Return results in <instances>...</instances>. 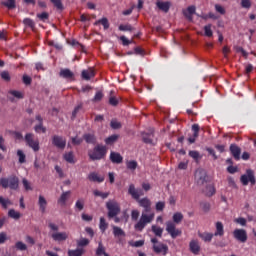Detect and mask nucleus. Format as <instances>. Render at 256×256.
<instances>
[{
  "label": "nucleus",
  "instance_id": "f257e3e1",
  "mask_svg": "<svg viewBox=\"0 0 256 256\" xmlns=\"http://www.w3.org/2000/svg\"><path fill=\"white\" fill-rule=\"evenodd\" d=\"M138 204L140 207L143 208L141 216L137 223L134 225L135 231H143L149 223H153V220L155 219V212L151 209V200L147 197L142 198L138 200Z\"/></svg>",
  "mask_w": 256,
  "mask_h": 256
},
{
  "label": "nucleus",
  "instance_id": "f03ea898",
  "mask_svg": "<svg viewBox=\"0 0 256 256\" xmlns=\"http://www.w3.org/2000/svg\"><path fill=\"white\" fill-rule=\"evenodd\" d=\"M173 221L166 222V231L172 237V239H177V237L181 236V230L177 229V225L183 221V214L181 212L174 213L172 217Z\"/></svg>",
  "mask_w": 256,
  "mask_h": 256
},
{
  "label": "nucleus",
  "instance_id": "7ed1b4c3",
  "mask_svg": "<svg viewBox=\"0 0 256 256\" xmlns=\"http://www.w3.org/2000/svg\"><path fill=\"white\" fill-rule=\"evenodd\" d=\"M0 187L2 189L17 191V189H19V177L13 175L8 178H0Z\"/></svg>",
  "mask_w": 256,
  "mask_h": 256
},
{
  "label": "nucleus",
  "instance_id": "20e7f679",
  "mask_svg": "<svg viewBox=\"0 0 256 256\" xmlns=\"http://www.w3.org/2000/svg\"><path fill=\"white\" fill-rule=\"evenodd\" d=\"M107 155V147L103 145H97L93 150L88 151V157L91 161H101Z\"/></svg>",
  "mask_w": 256,
  "mask_h": 256
},
{
  "label": "nucleus",
  "instance_id": "39448f33",
  "mask_svg": "<svg viewBox=\"0 0 256 256\" xmlns=\"http://www.w3.org/2000/svg\"><path fill=\"white\" fill-rule=\"evenodd\" d=\"M49 229H51V231H54L51 234V237L53 239V241H67V239H69V234H67V232H59V226L53 222H50L48 224Z\"/></svg>",
  "mask_w": 256,
  "mask_h": 256
},
{
  "label": "nucleus",
  "instance_id": "423d86ee",
  "mask_svg": "<svg viewBox=\"0 0 256 256\" xmlns=\"http://www.w3.org/2000/svg\"><path fill=\"white\" fill-rule=\"evenodd\" d=\"M106 208L108 209V217L109 219H113V217H117L119 213H121V207L119 203L115 200H109L106 203Z\"/></svg>",
  "mask_w": 256,
  "mask_h": 256
},
{
  "label": "nucleus",
  "instance_id": "0eeeda50",
  "mask_svg": "<svg viewBox=\"0 0 256 256\" xmlns=\"http://www.w3.org/2000/svg\"><path fill=\"white\" fill-rule=\"evenodd\" d=\"M24 140L26 141V145L30 147L31 150H33L35 153L41 149L39 146V139H35V134L33 133H27L24 137Z\"/></svg>",
  "mask_w": 256,
  "mask_h": 256
},
{
  "label": "nucleus",
  "instance_id": "6e6552de",
  "mask_svg": "<svg viewBox=\"0 0 256 256\" xmlns=\"http://www.w3.org/2000/svg\"><path fill=\"white\" fill-rule=\"evenodd\" d=\"M240 181L242 185H249V183H251V185H255L256 180L253 170H247L246 174L241 176Z\"/></svg>",
  "mask_w": 256,
  "mask_h": 256
},
{
  "label": "nucleus",
  "instance_id": "1a4fd4ad",
  "mask_svg": "<svg viewBox=\"0 0 256 256\" xmlns=\"http://www.w3.org/2000/svg\"><path fill=\"white\" fill-rule=\"evenodd\" d=\"M128 194L131 195L132 199L139 201L140 197L145 195V192L141 188H135L134 184H130L128 188Z\"/></svg>",
  "mask_w": 256,
  "mask_h": 256
},
{
  "label": "nucleus",
  "instance_id": "9d476101",
  "mask_svg": "<svg viewBox=\"0 0 256 256\" xmlns=\"http://www.w3.org/2000/svg\"><path fill=\"white\" fill-rule=\"evenodd\" d=\"M195 181L197 185H200V186L207 183V171L201 168L197 169L195 171Z\"/></svg>",
  "mask_w": 256,
  "mask_h": 256
},
{
  "label": "nucleus",
  "instance_id": "9b49d317",
  "mask_svg": "<svg viewBox=\"0 0 256 256\" xmlns=\"http://www.w3.org/2000/svg\"><path fill=\"white\" fill-rule=\"evenodd\" d=\"M233 237L234 239H236V241H239L240 243H246L247 231L245 229H235L233 231Z\"/></svg>",
  "mask_w": 256,
  "mask_h": 256
},
{
  "label": "nucleus",
  "instance_id": "f8f14e48",
  "mask_svg": "<svg viewBox=\"0 0 256 256\" xmlns=\"http://www.w3.org/2000/svg\"><path fill=\"white\" fill-rule=\"evenodd\" d=\"M52 144L54 147H57V149H65L67 145V140L59 135H54L52 137Z\"/></svg>",
  "mask_w": 256,
  "mask_h": 256
},
{
  "label": "nucleus",
  "instance_id": "ddd939ff",
  "mask_svg": "<svg viewBox=\"0 0 256 256\" xmlns=\"http://www.w3.org/2000/svg\"><path fill=\"white\" fill-rule=\"evenodd\" d=\"M153 251H154V253H157V254L162 253V255H167V253L169 251V246H167V244H163V243L154 244Z\"/></svg>",
  "mask_w": 256,
  "mask_h": 256
},
{
  "label": "nucleus",
  "instance_id": "4468645a",
  "mask_svg": "<svg viewBox=\"0 0 256 256\" xmlns=\"http://www.w3.org/2000/svg\"><path fill=\"white\" fill-rule=\"evenodd\" d=\"M156 7H158L159 10L162 11L163 13H169V10L171 9V1L158 0L156 2Z\"/></svg>",
  "mask_w": 256,
  "mask_h": 256
},
{
  "label": "nucleus",
  "instance_id": "2eb2a0df",
  "mask_svg": "<svg viewBox=\"0 0 256 256\" xmlns=\"http://www.w3.org/2000/svg\"><path fill=\"white\" fill-rule=\"evenodd\" d=\"M154 137L155 134L153 129H150L149 133L142 132V141L148 145H153Z\"/></svg>",
  "mask_w": 256,
  "mask_h": 256
},
{
  "label": "nucleus",
  "instance_id": "dca6fc26",
  "mask_svg": "<svg viewBox=\"0 0 256 256\" xmlns=\"http://www.w3.org/2000/svg\"><path fill=\"white\" fill-rule=\"evenodd\" d=\"M230 153L236 161H239V159H241V148L237 146V144L230 145Z\"/></svg>",
  "mask_w": 256,
  "mask_h": 256
},
{
  "label": "nucleus",
  "instance_id": "f3484780",
  "mask_svg": "<svg viewBox=\"0 0 256 256\" xmlns=\"http://www.w3.org/2000/svg\"><path fill=\"white\" fill-rule=\"evenodd\" d=\"M83 139L88 145H95L97 143V136L94 132L83 134Z\"/></svg>",
  "mask_w": 256,
  "mask_h": 256
},
{
  "label": "nucleus",
  "instance_id": "a211bd4d",
  "mask_svg": "<svg viewBox=\"0 0 256 256\" xmlns=\"http://www.w3.org/2000/svg\"><path fill=\"white\" fill-rule=\"evenodd\" d=\"M110 161L112 163H115L116 165H119L123 163V156L119 152H111L110 153Z\"/></svg>",
  "mask_w": 256,
  "mask_h": 256
},
{
  "label": "nucleus",
  "instance_id": "6ab92c4d",
  "mask_svg": "<svg viewBox=\"0 0 256 256\" xmlns=\"http://www.w3.org/2000/svg\"><path fill=\"white\" fill-rule=\"evenodd\" d=\"M189 249L191 253H193L194 255H199V251H201V246H199V241L197 240L190 241Z\"/></svg>",
  "mask_w": 256,
  "mask_h": 256
},
{
  "label": "nucleus",
  "instance_id": "aec40b11",
  "mask_svg": "<svg viewBox=\"0 0 256 256\" xmlns=\"http://www.w3.org/2000/svg\"><path fill=\"white\" fill-rule=\"evenodd\" d=\"M215 227L216 231L214 233V237H223L225 235V228L223 226V222H216Z\"/></svg>",
  "mask_w": 256,
  "mask_h": 256
},
{
  "label": "nucleus",
  "instance_id": "412c9836",
  "mask_svg": "<svg viewBox=\"0 0 256 256\" xmlns=\"http://www.w3.org/2000/svg\"><path fill=\"white\" fill-rule=\"evenodd\" d=\"M59 75L63 79H73L75 77V74L69 68L61 69Z\"/></svg>",
  "mask_w": 256,
  "mask_h": 256
},
{
  "label": "nucleus",
  "instance_id": "4be33fe9",
  "mask_svg": "<svg viewBox=\"0 0 256 256\" xmlns=\"http://www.w3.org/2000/svg\"><path fill=\"white\" fill-rule=\"evenodd\" d=\"M38 205L41 213H45V211H47V199H45V196L43 195L39 196Z\"/></svg>",
  "mask_w": 256,
  "mask_h": 256
},
{
  "label": "nucleus",
  "instance_id": "5701e85b",
  "mask_svg": "<svg viewBox=\"0 0 256 256\" xmlns=\"http://www.w3.org/2000/svg\"><path fill=\"white\" fill-rule=\"evenodd\" d=\"M196 9L195 6H189L187 10L183 11V14L189 21H193V15H195Z\"/></svg>",
  "mask_w": 256,
  "mask_h": 256
},
{
  "label": "nucleus",
  "instance_id": "b1692460",
  "mask_svg": "<svg viewBox=\"0 0 256 256\" xmlns=\"http://www.w3.org/2000/svg\"><path fill=\"white\" fill-rule=\"evenodd\" d=\"M89 181H94L95 183H103L105 181L104 177L99 176V174L92 172L88 175Z\"/></svg>",
  "mask_w": 256,
  "mask_h": 256
},
{
  "label": "nucleus",
  "instance_id": "393cba45",
  "mask_svg": "<svg viewBox=\"0 0 256 256\" xmlns=\"http://www.w3.org/2000/svg\"><path fill=\"white\" fill-rule=\"evenodd\" d=\"M92 77H95V71L93 69L89 68L82 71V79H85V81H89Z\"/></svg>",
  "mask_w": 256,
  "mask_h": 256
},
{
  "label": "nucleus",
  "instance_id": "a878e982",
  "mask_svg": "<svg viewBox=\"0 0 256 256\" xmlns=\"http://www.w3.org/2000/svg\"><path fill=\"white\" fill-rule=\"evenodd\" d=\"M69 197H71V191H66V192H63L60 196V198L58 199V203L60 205H66L67 203V200L69 199Z\"/></svg>",
  "mask_w": 256,
  "mask_h": 256
},
{
  "label": "nucleus",
  "instance_id": "bb28decb",
  "mask_svg": "<svg viewBox=\"0 0 256 256\" xmlns=\"http://www.w3.org/2000/svg\"><path fill=\"white\" fill-rule=\"evenodd\" d=\"M188 155L193 158L196 163H199V161L203 159V155H201L197 150H190Z\"/></svg>",
  "mask_w": 256,
  "mask_h": 256
},
{
  "label": "nucleus",
  "instance_id": "cd10ccee",
  "mask_svg": "<svg viewBox=\"0 0 256 256\" xmlns=\"http://www.w3.org/2000/svg\"><path fill=\"white\" fill-rule=\"evenodd\" d=\"M213 236H215V235L212 233H209V232H204V233L199 234V237H201V239L203 241H205L206 243H210V241H212V239H213Z\"/></svg>",
  "mask_w": 256,
  "mask_h": 256
},
{
  "label": "nucleus",
  "instance_id": "c85d7f7f",
  "mask_svg": "<svg viewBox=\"0 0 256 256\" xmlns=\"http://www.w3.org/2000/svg\"><path fill=\"white\" fill-rule=\"evenodd\" d=\"M64 161L67 163L74 164L75 163V155H73V152H68L63 155Z\"/></svg>",
  "mask_w": 256,
  "mask_h": 256
},
{
  "label": "nucleus",
  "instance_id": "c756f323",
  "mask_svg": "<svg viewBox=\"0 0 256 256\" xmlns=\"http://www.w3.org/2000/svg\"><path fill=\"white\" fill-rule=\"evenodd\" d=\"M113 235L114 237H125V231H123V229H121L118 226H113Z\"/></svg>",
  "mask_w": 256,
  "mask_h": 256
},
{
  "label": "nucleus",
  "instance_id": "7c9ffc66",
  "mask_svg": "<svg viewBox=\"0 0 256 256\" xmlns=\"http://www.w3.org/2000/svg\"><path fill=\"white\" fill-rule=\"evenodd\" d=\"M204 194L207 197H213V195H215V187L213 185L206 186V188L204 189Z\"/></svg>",
  "mask_w": 256,
  "mask_h": 256
},
{
  "label": "nucleus",
  "instance_id": "2f4dec72",
  "mask_svg": "<svg viewBox=\"0 0 256 256\" xmlns=\"http://www.w3.org/2000/svg\"><path fill=\"white\" fill-rule=\"evenodd\" d=\"M152 233H154L156 237H163V228L152 225Z\"/></svg>",
  "mask_w": 256,
  "mask_h": 256
},
{
  "label": "nucleus",
  "instance_id": "473e14b6",
  "mask_svg": "<svg viewBox=\"0 0 256 256\" xmlns=\"http://www.w3.org/2000/svg\"><path fill=\"white\" fill-rule=\"evenodd\" d=\"M117 139H119V135H111L110 137L105 139L106 145H113V143H116Z\"/></svg>",
  "mask_w": 256,
  "mask_h": 256
},
{
  "label": "nucleus",
  "instance_id": "72a5a7b5",
  "mask_svg": "<svg viewBox=\"0 0 256 256\" xmlns=\"http://www.w3.org/2000/svg\"><path fill=\"white\" fill-rule=\"evenodd\" d=\"M50 2L58 9V11H63L65 7L63 6V2L61 0H50Z\"/></svg>",
  "mask_w": 256,
  "mask_h": 256
},
{
  "label": "nucleus",
  "instance_id": "f704fd0d",
  "mask_svg": "<svg viewBox=\"0 0 256 256\" xmlns=\"http://www.w3.org/2000/svg\"><path fill=\"white\" fill-rule=\"evenodd\" d=\"M22 185L25 189V191H33V186H31V182L27 180V178L22 179Z\"/></svg>",
  "mask_w": 256,
  "mask_h": 256
},
{
  "label": "nucleus",
  "instance_id": "c9c22d12",
  "mask_svg": "<svg viewBox=\"0 0 256 256\" xmlns=\"http://www.w3.org/2000/svg\"><path fill=\"white\" fill-rule=\"evenodd\" d=\"M107 227H109V224L105 221L103 217L100 218V224H99V229L102 231V233H105L107 231Z\"/></svg>",
  "mask_w": 256,
  "mask_h": 256
},
{
  "label": "nucleus",
  "instance_id": "e433bc0d",
  "mask_svg": "<svg viewBox=\"0 0 256 256\" xmlns=\"http://www.w3.org/2000/svg\"><path fill=\"white\" fill-rule=\"evenodd\" d=\"M103 25L104 29H109V20L107 18H102L94 23V25Z\"/></svg>",
  "mask_w": 256,
  "mask_h": 256
},
{
  "label": "nucleus",
  "instance_id": "4c0bfd02",
  "mask_svg": "<svg viewBox=\"0 0 256 256\" xmlns=\"http://www.w3.org/2000/svg\"><path fill=\"white\" fill-rule=\"evenodd\" d=\"M8 215L12 218V219H21V213L15 211L14 209H10L8 211Z\"/></svg>",
  "mask_w": 256,
  "mask_h": 256
},
{
  "label": "nucleus",
  "instance_id": "58836bf2",
  "mask_svg": "<svg viewBox=\"0 0 256 256\" xmlns=\"http://www.w3.org/2000/svg\"><path fill=\"white\" fill-rule=\"evenodd\" d=\"M95 197H101V199H107L109 197V192H101L99 190H94Z\"/></svg>",
  "mask_w": 256,
  "mask_h": 256
},
{
  "label": "nucleus",
  "instance_id": "ea45409f",
  "mask_svg": "<svg viewBox=\"0 0 256 256\" xmlns=\"http://www.w3.org/2000/svg\"><path fill=\"white\" fill-rule=\"evenodd\" d=\"M36 133H47V128L43 126V123H39L34 127Z\"/></svg>",
  "mask_w": 256,
  "mask_h": 256
},
{
  "label": "nucleus",
  "instance_id": "a19ab883",
  "mask_svg": "<svg viewBox=\"0 0 256 256\" xmlns=\"http://www.w3.org/2000/svg\"><path fill=\"white\" fill-rule=\"evenodd\" d=\"M2 5L7 7V9H15L16 7L15 0H7L6 2H2Z\"/></svg>",
  "mask_w": 256,
  "mask_h": 256
},
{
  "label": "nucleus",
  "instance_id": "79ce46f5",
  "mask_svg": "<svg viewBox=\"0 0 256 256\" xmlns=\"http://www.w3.org/2000/svg\"><path fill=\"white\" fill-rule=\"evenodd\" d=\"M105 252V246H103V242L98 243V248L96 249V255L101 256L104 255Z\"/></svg>",
  "mask_w": 256,
  "mask_h": 256
},
{
  "label": "nucleus",
  "instance_id": "37998d69",
  "mask_svg": "<svg viewBox=\"0 0 256 256\" xmlns=\"http://www.w3.org/2000/svg\"><path fill=\"white\" fill-rule=\"evenodd\" d=\"M24 25L26 27H30V29H35V22L31 18H25L23 20Z\"/></svg>",
  "mask_w": 256,
  "mask_h": 256
},
{
  "label": "nucleus",
  "instance_id": "c03bdc74",
  "mask_svg": "<svg viewBox=\"0 0 256 256\" xmlns=\"http://www.w3.org/2000/svg\"><path fill=\"white\" fill-rule=\"evenodd\" d=\"M127 169H130V171H135L137 169V161L131 160L126 163Z\"/></svg>",
  "mask_w": 256,
  "mask_h": 256
},
{
  "label": "nucleus",
  "instance_id": "a18cd8bd",
  "mask_svg": "<svg viewBox=\"0 0 256 256\" xmlns=\"http://www.w3.org/2000/svg\"><path fill=\"white\" fill-rule=\"evenodd\" d=\"M85 207V201L83 199H79L75 203V209H78V211H83Z\"/></svg>",
  "mask_w": 256,
  "mask_h": 256
},
{
  "label": "nucleus",
  "instance_id": "49530a36",
  "mask_svg": "<svg viewBox=\"0 0 256 256\" xmlns=\"http://www.w3.org/2000/svg\"><path fill=\"white\" fill-rule=\"evenodd\" d=\"M204 35L206 37H213V30H211V24L204 26Z\"/></svg>",
  "mask_w": 256,
  "mask_h": 256
},
{
  "label": "nucleus",
  "instance_id": "de8ad7c7",
  "mask_svg": "<svg viewBox=\"0 0 256 256\" xmlns=\"http://www.w3.org/2000/svg\"><path fill=\"white\" fill-rule=\"evenodd\" d=\"M83 255V249H76V250H69L68 256H82Z\"/></svg>",
  "mask_w": 256,
  "mask_h": 256
},
{
  "label": "nucleus",
  "instance_id": "09e8293b",
  "mask_svg": "<svg viewBox=\"0 0 256 256\" xmlns=\"http://www.w3.org/2000/svg\"><path fill=\"white\" fill-rule=\"evenodd\" d=\"M0 205H2L4 209H7V207H9V205H12V203L9 201V199H5L3 198V196H0Z\"/></svg>",
  "mask_w": 256,
  "mask_h": 256
},
{
  "label": "nucleus",
  "instance_id": "8fccbe9b",
  "mask_svg": "<svg viewBox=\"0 0 256 256\" xmlns=\"http://www.w3.org/2000/svg\"><path fill=\"white\" fill-rule=\"evenodd\" d=\"M87 245H89V239H87V238H80L77 241V246L78 247H87Z\"/></svg>",
  "mask_w": 256,
  "mask_h": 256
},
{
  "label": "nucleus",
  "instance_id": "3c124183",
  "mask_svg": "<svg viewBox=\"0 0 256 256\" xmlns=\"http://www.w3.org/2000/svg\"><path fill=\"white\" fill-rule=\"evenodd\" d=\"M0 77H1V79H3V81H6V82L11 81V75L9 74L8 71H2L0 73Z\"/></svg>",
  "mask_w": 256,
  "mask_h": 256
},
{
  "label": "nucleus",
  "instance_id": "603ef678",
  "mask_svg": "<svg viewBox=\"0 0 256 256\" xmlns=\"http://www.w3.org/2000/svg\"><path fill=\"white\" fill-rule=\"evenodd\" d=\"M17 156L19 157V163L23 164L26 161V156L23 150H18L17 151Z\"/></svg>",
  "mask_w": 256,
  "mask_h": 256
},
{
  "label": "nucleus",
  "instance_id": "864d4df0",
  "mask_svg": "<svg viewBox=\"0 0 256 256\" xmlns=\"http://www.w3.org/2000/svg\"><path fill=\"white\" fill-rule=\"evenodd\" d=\"M9 95H12V97H16V99H23V93L17 90H11L9 92Z\"/></svg>",
  "mask_w": 256,
  "mask_h": 256
},
{
  "label": "nucleus",
  "instance_id": "5fc2aeb1",
  "mask_svg": "<svg viewBox=\"0 0 256 256\" xmlns=\"http://www.w3.org/2000/svg\"><path fill=\"white\" fill-rule=\"evenodd\" d=\"M200 207L202 209V211H204L205 213L209 212L211 209V204H209L208 202H202L200 204Z\"/></svg>",
  "mask_w": 256,
  "mask_h": 256
},
{
  "label": "nucleus",
  "instance_id": "6e6d98bb",
  "mask_svg": "<svg viewBox=\"0 0 256 256\" xmlns=\"http://www.w3.org/2000/svg\"><path fill=\"white\" fill-rule=\"evenodd\" d=\"M118 29L119 31H133V27L131 26V24H121Z\"/></svg>",
  "mask_w": 256,
  "mask_h": 256
},
{
  "label": "nucleus",
  "instance_id": "4d7b16f0",
  "mask_svg": "<svg viewBox=\"0 0 256 256\" xmlns=\"http://www.w3.org/2000/svg\"><path fill=\"white\" fill-rule=\"evenodd\" d=\"M16 249H18V251H27V245L19 241L16 243Z\"/></svg>",
  "mask_w": 256,
  "mask_h": 256
},
{
  "label": "nucleus",
  "instance_id": "13d9d810",
  "mask_svg": "<svg viewBox=\"0 0 256 256\" xmlns=\"http://www.w3.org/2000/svg\"><path fill=\"white\" fill-rule=\"evenodd\" d=\"M110 126L112 129H121V127H122L121 122H119L117 120H112L110 122Z\"/></svg>",
  "mask_w": 256,
  "mask_h": 256
},
{
  "label": "nucleus",
  "instance_id": "bf43d9fd",
  "mask_svg": "<svg viewBox=\"0 0 256 256\" xmlns=\"http://www.w3.org/2000/svg\"><path fill=\"white\" fill-rule=\"evenodd\" d=\"M129 245H131V247H143L145 245V241L144 240H138L135 242H130Z\"/></svg>",
  "mask_w": 256,
  "mask_h": 256
},
{
  "label": "nucleus",
  "instance_id": "052dcab7",
  "mask_svg": "<svg viewBox=\"0 0 256 256\" xmlns=\"http://www.w3.org/2000/svg\"><path fill=\"white\" fill-rule=\"evenodd\" d=\"M241 7L243 9H251V0H241Z\"/></svg>",
  "mask_w": 256,
  "mask_h": 256
},
{
  "label": "nucleus",
  "instance_id": "680f3d73",
  "mask_svg": "<svg viewBox=\"0 0 256 256\" xmlns=\"http://www.w3.org/2000/svg\"><path fill=\"white\" fill-rule=\"evenodd\" d=\"M37 18L40 19V21H47V19H49V13L43 12L41 14H37Z\"/></svg>",
  "mask_w": 256,
  "mask_h": 256
},
{
  "label": "nucleus",
  "instance_id": "e2e57ef3",
  "mask_svg": "<svg viewBox=\"0 0 256 256\" xmlns=\"http://www.w3.org/2000/svg\"><path fill=\"white\" fill-rule=\"evenodd\" d=\"M131 219H132V221H138L139 220V210H132L131 211Z\"/></svg>",
  "mask_w": 256,
  "mask_h": 256
},
{
  "label": "nucleus",
  "instance_id": "0e129e2a",
  "mask_svg": "<svg viewBox=\"0 0 256 256\" xmlns=\"http://www.w3.org/2000/svg\"><path fill=\"white\" fill-rule=\"evenodd\" d=\"M101 99H103V92H101V91L96 92V94L93 98V101L95 103H98V101H101Z\"/></svg>",
  "mask_w": 256,
  "mask_h": 256
},
{
  "label": "nucleus",
  "instance_id": "69168bd1",
  "mask_svg": "<svg viewBox=\"0 0 256 256\" xmlns=\"http://www.w3.org/2000/svg\"><path fill=\"white\" fill-rule=\"evenodd\" d=\"M109 103L112 105V107H117V105H119V100L115 98V96H111L109 98Z\"/></svg>",
  "mask_w": 256,
  "mask_h": 256
},
{
  "label": "nucleus",
  "instance_id": "338daca9",
  "mask_svg": "<svg viewBox=\"0 0 256 256\" xmlns=\"http://www.w3.org/2000/svg\"><path fill=\"white\" fill-rule=\"evenodd\" d=\"M235 223H238V225L245 227V225H247V220L243 217H240L235 220Z\"/></svg>",
  "mask_w": 256,
  "mask_h": 256
},
{
  "label": "nucleus",
  "instance_id": "774afa93",
  "mask_svg": "<svg viewBox=\"0 0 256 256\" xmlns=\"http://www.w3.org/2000/svg\"><path fill=\"white\" fill-rule=\"evenodd\" d=\"M165 209V202H157L156 203V211H163Z\"/></svg>",
  "mask_w": 256,
  "mask_h": 256
}]
</instances>
